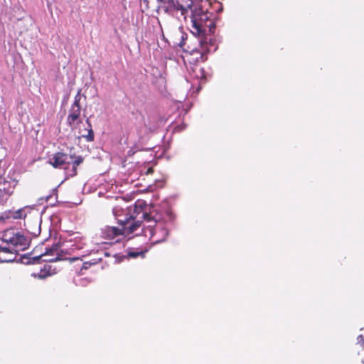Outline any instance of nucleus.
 I'll return each instance as SVG.
<instances>
[{
	"mask_svg": "<svg viewBox=\"0 0 364 364\" xmlns=\"http://www.w3.org/2000/svg\"><path fill=\"white\" fill-rule=\"evenodd\" d=\"M13 247L9 245H6L4 241H3L1 239H0V252H12Z\"/></svg>",
	"mask_w": 364,
	"mask_h": 364,
	"instance_id": "13",
	"label": "nucleus"
},
{
	"mask_svg": "<svg viewBox=\"0 0 364 364\" xmlns=\"http://www.w3.org/2000/svg\"><path fill=\"white\" fill-rule=\"evenodd\" d=\"M192 70L193 73H196V75H194L195 77L201 78L204 77L202 68H199L198 65H196L193 68H192Z\"/></svg>",
	"mask_w": 364,
	"mask_h": 364,
	"instance_id": "15",
	"label": "nucleus"
},
{
	"mask_svg": "<svg viewBox=\"0 0 364 364\" xmlns=\"http://www.w3.org/2000/svg\"><path fill=\"white\" fill-rule=\"evenodd\" d=\"M23 213L24 211L22 209L14 212H9L6 215V218L21 219L24 216Z\"/></svg>",
	"mask_w": 364,
	"mask_h": 364,
	"instance_id": "12",
	"label": "nucleus"
},
{
	"mask_svg": "<svg viewBox=\"0 0 364 364\" xmlns=\"http://www.w3.org/2000/svg\"><path fill=\"white\" fill-rule=\"evenodd\" d=\"M196 54L199 55L200 59H203V55L201 53L196 52Z\"/></svg>",
	"mask_w": 364,
	"mask_h": 364,
	"instance_id": "17",
	"label": "nucleus"
},
{
	"mask_svg": "<svg viewBox=\"0 0 364 364\" xmlns=\"http://www.w3.org/2000/svg\"><path fill=\"white\" fill-rule=\"evenodd\" d=\"M80 101V97L78 92L77 95L75 97V100L69 109V113L66 119L68 125L72 129H76L79 123L82 122L80 119L81 114V106Z\"/></svg>",
	"mask_w": 364,
	"mask_h": 364,
	"instance_id": "3",
	"label": "nucleus"
},
{
	"mask_svg": "<svg viewBox=\"0 0 364 364\" xmlns=\"http://www.w3.org/2000/svg\"><path fill=\"white\" fill-rule=\"evenodd\" d=\"M146 252V250L141 251L131 250L128 252V255L132 258H136L138 257H144Z\"/></svg>",
	"mask_w": 364,
	"mask_h": 364,
	"instance_id": "14",
	"label": "nucleus"
},
{
	"mask_svg": "<svg viewBox=\"0 0 364 364\" xmlns=\"http://www.w3.org/2000/svg\"><path fill=\"white\" fill-rule=\"evenodd\" d=\"M191 11L192 24L191 31L193 35L203 36L207 28L209 29L210 32H213L215 24L210 18L211 14L203 11L201 8H195Z\"/></svg>",
	"mask_w": 364,
	"mask_h": 364,
	"instance_id": "2",
	"label": "nucleus"
},
{
	"mask_svg": "<svg viewBox=\"0 0 364 364\" xmlns=\"http://www.w3.org/2000/svg\"><path fill=\"white\" fill-rule=\"evenodd\" d=\"M31 233L33 234V235H36V232H31Z\"/></svg>",
	"mask_w": 364,
	"mask_h": 364,
	"instance_id": "20",
	"label": "nucleus"
},
{
	"mask_svg": "<svg viewBox=\"0 0 364 364\" xmlns=\"http://www.w3.org/2000/svg\"><path fill=\"white\" fill-rule=\"evenodd\" d=\"M68 156L66 153L58 151L49 159L48 164L55 168H61L63 166L68 164Z\"/></svg>",
	"mask_w": 364,
	"mask_h": 364,
	"instance_id": "6",
	"label": "nucleus"
},
{
	"mask_svg": "<svg viewBox=\"0 0 364 364\" xmlns=\"http://www.w3.org/2000/svg\"><path fill=\"white\" fill-rule=\"evenodd\" d=\"M16 183L14 181H4L0 184V198H6L11 196L14 191Z\"/></svg>",
	"mask_w": 364,
	"mask_h": 364,
	"instance_id": "7",
	"label": "nucleus"
},
{
	"mask_svg": "<svg viewBox=\"0 0 364 364\" xmlns=\"http://www.w3.org/2000/svg\"><path fill=\"white\" fill-rule=\"evenodd\" d=\"M146 204L144 201L138 200L134 205L133 214L129 216L125 215L124 218H119L117 210H114L117 218L119 227L107 226L102 230L105 238L113 240L118 236H127L135 232L141 226V233L150 239L156 236L155 242H160L166 240L168 235V230L159 221L156 215L152 216L151 213L144 210Z\"/></svg>",
	"mask_w": 364,
	"mask_h": 364,
	"instance_id": "1",
	"label": "nucleus"
},
{
	"mask_svg": "<svg viewBox=\"0 0 364 364\" xmlns=\"http://www.w3.org/2000/svg\"><path fill=\"white\" fill-rule=\"evenodd\" d=\"M65 252L60 249V245L56 243L53 245L50 248L40 256L43 260L46 262H54L65 259Z\"/></svg>",
	"mask_w": 364,
	"mask_h": 364,
	"instance_id": "5",
	"label": "nucleus"
},
{
	"mask_svg": "<svg viewBox=\"0 0 364 364\" xmlns=\"http://www.w3.org/2000/svg\"><path fill=\"white\" fill-rule=\"evenodd\" d=\"M1 239L13 248L17 246H26L27 244L26 238L14 229H9L4 231Z\"/></svg>",
	"mask_w": 364,
	"mask_h": 364,
	"instance_id": "4",
	"label": "nucleus"
},
{
	"mask_svg": "<svg viewBox=\"0 0 364 364\" xmlns=\"http://www.w3.org/2000/svg\"><path fill=\"white\" fill-rule=\"evenodd\" d=\"M91 263L90 262H85L83 263L82 267H81V269L80 271L82 272V270L84 269H87L88 268H90V267L91 266Z\"/></svg>",
	"mask_w": 364,
	"mask_h": 364,
	"instance_id": "16",
	"label": "nucleus"
},
{
	"mask_svg": "<svg viewBox=\"0 0 364 364\" xmlns=\"http://www.w3.org/2000/svg\"><path fill=\"white\" fill-rule=\"evenodd\" d=\"M188 8L191 9V8H192V6H191V5H188Z\"/></svg>",
	"mask_w": 364,
	"mask_h": 364,
	"instance_id": "19",
	"label": "nucleus"
},
{
	"mask_svg": "<svg viewBox=\"0 0 364 364\" xmlns=\"http://www.w3.org/2000/svg\"><path fill=\"white\" fill-rule=\"evenodd\" d=\"M168 4L170 10L180 11L182 16H185L188 11V9L178 1H174V0H168ZM165 11L168 12V9H166Z\"/></svg>",
	"mask_w": 364,
	"mask_h": 364,
	"instance_id": "10",
	"label": "nucleus"
},
{
	"mask_svg": "<svg viewBox=\"0 0 364 364\" xmlns=\"http://www.w3.org/2000/svg\"><path fill=\"white\" fill-rule=\"evenodd\" d=\"M180 46L183 48L184 44L183 43H181Z\"/></svg>",
	"mask_w": 364,
	"mask_h": 364,
	"instance_id": "18",
	"label": "nucleus"
},
{
	"mask_svg": "<svg viewBox=\"0 0 364 364\" xmlns=\"http://www.w3.org/2000/svg\"><path fill=\"white\" fill-rule=\"evenodd\" d=\"M86 124H87V128L86 129L87 134H82L80 137L85 139V140L88 142H91L94 141L95 134L89 118L86 119Z\"/></svg>",
	"mask_w": 364,
	"mask_h": 364,
	"instance_id": "11",
	"label": "nucleus"
},
{
	"mask_svg": "<svg viewBox=\"0 0 364 364\" xmlns=\"http://www.w3.org/2000/svg\"><path fill=\"white\" fill-rule=\"evenodd\" d=\"M53 274H54V272L51 266L48 264H45L44 267L43 269H41V270L38 272L32 273V276L36 278L42 279L46 278L48 276H51Z\"/></svg>",
	"mask_w": 364,
	"mask_h": 364,
	"instance_id": "9",
	"label": "nucleus"
},
{
	"mask_svg": "<svg viewBox=\"0 0 364 364\" xmlns=\"http://www.w3.org/2000/svg\"><path fill=\"white\" fill-rule=\"evenodd\" d=\"M70 159L73 160L72 161V169L70 173H69L70 176L73 177L77 174V166L83 163L84 158L82 156H76L75 154L70 155Z\"/></svg>",
	"mask_w": 364,
	"mask_h": 364,
	"instance_id": "8",
	"label": "nucleus"
}]
</instances>
